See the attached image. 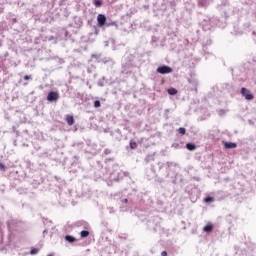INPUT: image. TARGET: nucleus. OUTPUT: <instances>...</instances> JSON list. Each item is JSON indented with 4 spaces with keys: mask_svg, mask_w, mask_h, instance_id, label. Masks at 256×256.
Instances as JSON below:
<instances>
[{
    "mask_svg": "<svg viewBox=\"0 0 256 256\" xmlns=\"http://www.w3.org/2000/svg\"><path fill=\"white\" fill-rule=\"evenodd\" d=\"M29 79H31V76H29V75H25V76H24V80H25V81H29Z\"/></svg>",
    "mask_w": 256,
    "mask_h": 256,
    "instance_id": "aec40b11",
    "label": "nucleus"
},
{
    "mask_svg": "<svg viewBox=\"0 0 256 256\" xmlns=\"http://www.w3.org/2000/svg\"><path fill=\"white\" fill-rule=\"evenodd\" d=\"M59 100V93L55 91H50L47 95V101H50L53 103V101H58Z\"/></svg>",
    "mask_w": 256,
    "mask_h": 256,
    "instance_id": "7ed1b4c3",
    "label": "nucleus"
},
{
    "mask_svg": "<svg viewBox=\"0 0 256 256\" xmlns=\"http://www.w3.org/2000/svg\"><path fill=\"white\" fill-rule=\"evenodd\" d=\"M203 231H204L205 233H211V231H213V225H211V224L206 225V226L203 228Z\"/></svg>",
    "mask_w": 256,
    "mask_h": 256,
    "instance_id": "423d86ee",
    "label": "nucleus"
},
{
    "mask_svg": "<svg viewBox=\"0 0 256 256\" xmlns=\"http://www.w3.org/2000/svg\"><path fill=\"white\" fill-rule=\"evenodd\" d=\"M94 107H96V109L99 108V107H101V101L96 100V101L94 102Z\"/></svg>",
    "mask_w": 256,
    "mask_h": 256,
    "instance_id": "dca6fc26",
    "label": "nucleus"
},
{
    "mask_svg": "<svg viewBox=\"0 0 256 256\" xmlns=\"http://www.w3.org/2000/svg\"><path fill=\"white\" fill-rule=\"evenodd\" d=\"M94 4H95L96 7H101V1H99V0H96L94 2Z\"/></svg>",
    "mask_w": 256,
    "mask_h": 256,
    "instance_id": "6ab92c4d",
    "label": "nucleus"
},
{
    "mask_svg": "<svg viewBox=\"0 0 256 256\" xmlns=\"http://www.w3.org/2000/svg\"><path fill=\"white\" fill-rule=\"evenodd\" d=\"M130 147H131V149H136L137 148V143L131 141L130 142Z\"/></svg>",
    "mask_w": 256,
    "mask_h": 256,
    "instance_id": "a211bd4d",
    "label": "nucleus"
},
{
    "mask_svg": "<svg viewBox=\"0 0 256 256\" xmlns=\"http://www.w3.org/2000/svg\"><path fill=\"white\" fill-rule=\"evenodd\" d=\"M66 121L69 126H71V125H73V123H75V119L73 118V116H67Z\"/></svg>",
    "mask_w": 256,
    "mask_h": 256,
    "instance_id": "0eeeda50",
    "label": "nucleus"
},
{
    "mask_svg": "<svg viewBox=\"0 0 256 256\" xmlns=\"http://www.w3.org/2000/svg\"><path fill=\"white\" fill-rule=\"evenodd\" d=\"M185 128L181 127L178 129V133H180V135H185Z\"/></svg>",
    "mask_w": 256,
    "mask_h": 256,
    "instance_id": "f3484780",
    "label": "nucleus"
},
{
    "mask_svg": "<svg viewBox=\"0 0 256 256\" xmlns=\"http://www.w3.org/2000/svg\"><path fill=\"white\" fill-rule=\"evenodd\" d=\"M204 201H205V203H213L214 199H213V197H206L204 199Z\"/></svg>",
    "mask_w": 256,
    "mask_h": 256,
    "instance_id": "2eb2a0df",
    "label": "nucleus"
},
{
    "mask_svg": "<svg viewBox=\"0 0 256 256\" xmlns=\"http://www.w3.org/2000/svg\"><path fill=\"white\" fill-rule=\"evenodd\" d=\"M8 229H11V224L10 223H8Z\"/></svg>",
    "mask_w": 256,
    "mask_h": 256,
    "instance_id": "b1692460",
    "label": "nucleus"
},
{
    "mask_svg": "<svg viewBox=\"0 0 256 256\" xmlns=\"http://www.w3.org/2000/svg\"><path fill=\"white\" fill-rule=\"evenodd\" d=\"M65 239H66V241H68V243H75V241H77V239L75 237L69 236V235H67L65 237Z\"/></svg>",
    "mask_w": 256,
    "mask_h": 256,
    "instance_id": "6e6552de",
    "label": "nucleus"
},
{
    "mask_svg": "<svg viewBox=\"0 0 256 256\" xmlns=\"http://www.w3.org/2000/svg\"><path fill=\"white\" fill-rule=\"evenodd\" d=\"M0 237L2 238V237H3V234H0Z\"/></svg>",
    "mask_w": 256,
    "mask_h": 256,
    "instance_id": "a878e982",
    "label": "nucleus"
},
{
    "mask_svg": "<svg viewBox=\"0 0 256 256\" xmlns=\"http://www.w3.org/2000/svg\"><path fill=\"white\" fill-rule=\"evenodd\" d=\"M157 73H160V75H167L169 73H173V68L169 66H160L157 68Z\"/></svg>",
    "mask_w": 256,
    "mask_h": 256,
    "instance_id": "f257e3e1",
    "label": "nucleus"
},
{
    "mask_svg": "<svg viewBox=\"0 0 256 256\" xmlns=\"http://www.w3.org/2000/svg\"><path fill=\"white\" fill-rule=\"evenodd\" d=\"M199 4L202 5V7H205L206 5H209V0H199Z\"/></svg>",
    "mask_w": 256,
    "mask_h": 256,
    "instance_id": "9b49d317",
    "label": "nucleus"
},
{
    "mask_svg": "<svg viewBox=\"0 0 256 256\" xmlns=\"http://www.w3.org/2000/svg\"><path fill=\"white\" fill-rule=\"evenodd\" d=\"M161 256H167V251H163V252L161 253Z\"/></svg>",
    "mask_w": 256,
    "mask_h": 256,
    "instance_id": "4be33fe9",
    "label": "nucleus"
},
{
    "mask_svg": "<svg viewBox=\"0 0 256 256\" xmlns=\"http://www.w3.org/2000/svg\"><path fill=\"white\" fill-rule=\"evenodd\" d=\"M225 149H235L237 147L236 143L233 142H226L224 143Z\"/></svg>",
    "mask_w": 256,
    "mask_h": 256,
    "instance_id": "39448f33",
    "label": "nucleus"
},
{
    "mask_svg": "<svg viewBox=\"0 0 256 256\" xmlns=\"http://www.w3.org/2000/svg\"><path fill=\"white\" fill-rule=\"evenodd\" d=\"M128 199H124V200H122V203H128Z\"/></svg>",
    "mask_w": 256,
    "mask_h": 256,
    "instance_id": "5701e85b",
    "label": "nucleus"
},
{
    "mask_svg": "<svg viewBox=\"0 0 256 256\" xmlns=\"http://www.w3.org/2000/svg\"><path fill=\"white\" fill-rule=\"evenodd\" d=\"M80 235H81V237H83V238L89 237V231L83 230V231H81Z\"/></svg>",
    "mask_w": 256,
    "mask_h": 256,
    "instance_id": "f8f14e48",
    "label": "nucleus"
},
{
    "mask_svg": "<svg viewBox=\"0 0 256 256\" xmlns=\"http://www.w3.org/2000/svg\"><path fill=\"white\" fill-rule=\"evenodd\" d=\"M202 26H203L204 31H210V29H211V25H208L207 21H204Z\"/></svg>",
    "mask_w": 256,
    "mask_h": 256,
    "instance_id": "1a4fd4ad",
    "label": "nucleus"
},
{
    "mask_svg": "<svg viewBox=\"0 0 256 256\" xmlns=\"http://www.w3.org/2000/svg\"><path fill=\"white\" fill-rule=\"evenodd\" d=\"M97 22H98V26L105 27V23L107 22V17L103 14H99L97 16Z\"/></svg>",
    "mask_w": 256,
    "mask_h": 256,
    "instance_id": "20e7f679",
    "label": "nucleus"
},
{
    "mask_svg": "<svg viewBox=\"0 0 256 256\" xmlns=\"http://www.w3.org/2000/svg\"><path fill=\"white\" fill-rule=\"evenodd\" d=\"M39 253V250L37 248H33L30 251V255H37Z\"/></svg>",
    "mask_w": 256,
    "mask_h": 256,
    "instance_id": "4468645a",
    "label": "nucleus"
},
{
    "mask_svg": "<svg viewBox=\"0 0 256 256\" xmlns=\"http://www.w3.org/2000/svg\"><path fill=\"white\" fill-rule=\"evenodd\" d=\"M168 94H169V95H177V89H175V88H169V89H168Z\"/></svg>",
    "mask_w": 256,
    "mask_h": 256,
    "instance_id": "9d476101",
    "label": "nucleus"
},
{
    "mask_svg": "<svg viewBox=\"0 0 256 256\" xmlns=\"http://www.w3.org/2000/svg\"><path fill=\"white\" fill-rule=\"evenodd\" d=\"M186 148H187L189 151H194L195 145H193V144H191V143H188V144L186 145Z\"/></svg>",
    "mask_w": 256,
    "mask_h": 256,
    "instance_id": "ddd939ff",
    "label": "nucleus"
},
{
    "mask_svg": "<svg viewBox=\"0 0 256 256\" xmlns=\"http://www.w3.org/2000/svg\"><path fill=\"white\" fill-rule=\"evenodd\" d=\"M0 169L3 171L5 169V165L3 163H0Z\"/></svg>",
    "mask_w": 256,
    "mask_h": 256,
    "instance_id": "412c9836",
    "label": "nucleus"
},
{
    "mask_svg": "<svg viewBox=\"0 0 256 256\" xmlns=\"http://www.w3.org/2000/svg\"><path fill=\"white\" fill-rule=\"evenodd\" d=\"M241 94L247 101H253L254 96L251 94V91L247 88H241Z\"/></svg>",
    "mask_w": 256,
    "mask_h": 256,
    "instance_id": "f03ea898",
    "label": "nucleus"
},
{
    "mask_svg": "<svg viewBox=\"0 0 256 256\" xmlns=\"http://www.w3.org/2000/svg\"><path fill=\"white\" fill-rule=\"evenodd\" d=\"M47 232V230H44L43 233L45 234Z\"/></svg>",
    "mask_w": 256,
    "mask_h": 256,
    "instance_id": "393cba45",
    "label": "nucleus"
}]
</instances>
